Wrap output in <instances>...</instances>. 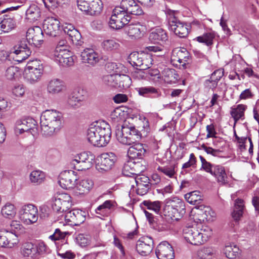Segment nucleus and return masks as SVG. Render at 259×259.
<instances>
[{
	"mask_svg": "<svg viewBox=\"0 0 259 259\" xmlns=\"http://www.w3.org/2000/svg\"><path fill=\"white\" fill-rule=\"evenodd\" d=\"M41 132L46 136H51L62 127V114L56 110H47L40 116Z\"/></svg>",
	"mask_w": 259,
	"mask_h": 259,
	"instance_id": "1",
	"label": "nucleus"
},
{
	"mask_svg": "<svg viewBox=\"0 0 259 259\" xmlns=\"http://www.w3.org/2000/svg\"><path fill=\"white\" fill-rule=\"evenodd\" d=\"M212 234L211 229L207 226L185 227L183 229V236L189 243L199 245L207 242Z\"/></svg>",
	"mask_w": 259,
	"mask_h": 259,
	"instance_id": "2",
	"label": "nucleus"
},
{
	"mask_svg": "<svg viewBox=\"0 0 259 259\" xmlns=\"http://www.w3.org/2000/svg\"><path fill=\"white\" fill-rule=\"evenodd\" d=\"M115 135L120 143L127 146L138 142L141 138L140 132L127 120L124 121L121 128L116 130Z\"/></svg>",
	"mask_w": 259,
	"mask_h": 259,
	"instance_id": "3",
	"label": "nucleus"
},
{
	"mask_svg": "<svg viewBox=\"0 0 259 259\" xmlns=\"http://www.w3.org/2000/svg\"><path fill=\"white\" fill-rule=\"evenodd\" d=\"M163 214L172 220H179L185 213L184 202L177 197H171L165 200Z\"/></svg>",
	"mask_w": 259,
	"mask_h": 259,
	"instance_id": "4",
	"label": "nucleus"
},
{
	"mask_svg": "<svg viewBox=\"0 0 259 259\" xmlns=\"http://www.w3.org/2000/svg\"><path fill=\"white\" fill-rule=\"evenodd\" d=\"M94 158V155L91 152H84L74 156L70 165L78 171L88 169L92 166Z\"/></svg>",
	"mask_w": 259,
	"mask_h": 259,
	"instance_id": "5",
	"label": "nucleus"
},
{
	"mask_svg": "<svg viewBox=\"0 0 259 259\" xmlns=\"http://www.w3.org/2000/svg\"><path fill=\"white\" fill-rule=\"evenodd\" d=\"M20 219L27 225L32 224L37 222L38 218V209L32 204H25L19 211Z\"/></svg>",
	"mask_w": 259,
	"mask_h": 259,
	"instance_id": "6",
	"label": "nucleus"
},
{
	"mask_svg": "<svg viewBox=\"0 0 259 259\" xmlns=\"http://www.w3.org/2000/svg\"><path fill=\"white\" fill-rule=\"evenodd\" d=\"M131 17L121 11L120 8H115L113 10L109 22V26L114 29H119L125 26L130 21Z\"/></svg>",
	"mask_w": 259,
	"mask_h": 259,
	"instance_id": "7",
	"label": "nucleus"
},
{
	"mask_svg": "<svg viewBox=\"0 0 259 259\" xmlns=\"http://www.w3.org/2000/svg\"><path fill=\"white\" fill-rule=\"evenodd\" d=\"M87 97V92L82 89H78L71 93L66 100V106L71 109L81 107Z\"/></svg>",
	"mask_w": 259,
	"mask_h": 259,
	"instance_id": "8",
	"label": "nucleus"
},
{
	"mask_svg": "<svg viewBox=\"0 0 259 259\" xmlns=\"http://www.w3.org/2000/svg\"><path fill=\"white\" fill-rule=\"evenodd\" d=\"M116 160V157L114 153H103L97 159L96 168L101 172L107 171L112 168Z\"/></svg>",
	"mask_w": 259,
	"mask_h": 259,
	"instance_id": "9",
	"label": "nucleus"
},
{
	"mask_svg": "<svg viewBox=\"0 0 259 259\" xmlns=\"http://www.w3.org/2000/svg\"><path fill=\"white\" fill-rule=\"evenodd\" d=\"M78 179L76 172L71 170H64L59 175V184L63 189L73 188Z\"/></svg>",
	"mask_w": 259,
	"mask_h": 259,
	"instance_id": "10",
	"label": "nucleus"
},
{
	"mask_svg": "<svg viewBox=\"0 0 259 259\" xmlns=\"http://www.w3.org/2000/svg\"><path fill=\"white\" fill-rule=\"evenodd\" d=\"M36 121L33 118L27 117L17 121L15 132L20 134L25 132H30L32 134L37 132Z\"/></svg>",
	"mask_w": 259,
	"mask_h": 259,
	"instance_id": "11",
	"label": "nucleus"
},
{
	"mask_svg": "<svg viewBox=\"0 0 259 259\" xmlns=\"http://www.w3.org/2000/svg\"><path fill=\"white\" fill-rule=\"evenodd\" d=\"M124 31L130 38L137 39L142 37L146 32V27L140 23H132L126 25Z\"/></svg>",
	"mask_w": 259,
	"mask_h": 259,
	"instance_id": "12",
	"label": "nucleus"
},
{
	"mask_svg": "<svg viewBox=\"0 0 259 259\" xmlns=\"http://www.w3.org/2000/svg\"><path fill=\"white\" fill-rule=\"evenodd\" d=\"M153 248L154 243L151 237H142L136 243V250L142 256L149 255Z\"/></svg>",
	"mask_w": 259,
	"mask_h": 259,
	"instance_id": "13",
	"label": "nucleus"
},
{
	"mask_svg": "<svg viewBox=\"0 0 259 259\" xmlns=\"http://www.w3.org/2000/svg\"><path fill=\"white\" fill-rule=\"evenodd\" d=\"M59 21L54 17H48L44 21L43 29L46 34L56 36L60 31Z\"/></svg>",
	"mask_w": 259,
	"mask_h": 259,
	"instance_id": "14",
	"label": "nucleus"
},
{
	"mask_svg": "<svg viewBox=\"0 0 259 259\" xmlns=\"http://www.w3.org/2000/svg\"><path fill=\"white\" fill-rule=\"evenodd\" d=\"M169 28L180 37H185L189 33V25L180 21L177 18H173L170 21Z\"/></svg>",
	"mask_w": 259,
	"mask_h": 259,
	"instance_id": "15",
	"label": "nucleus"
},
{
	"mask_svg": "<svg viewBox=\"0 0 259 259\" xmlns=\"http://www.w3.org/2000/svg\"><path fill=\"white\" fill-rule=\"evenodd\" d=\"M156 254L159 259H174L175 257L172 247L166 241L159 244L156 248Z\"/></svg>",
	"mask_w": 259,
	"mask_h": 259,
	"instance_id": "16",
	"label": "nucleus"
},
{
	"mask_svg": "<svg viewBox=\"0 0 259 259\" xmlns=\"http://www.w3.org/2000/svg\"><path fill=\"white\" fill-rule=\"evenodd\" d=\"M26 38L29 44H33L35 46L39 45L43 41L44 34L41 28L39 26H34L28 29Z\"/></svg>",
	"mask_w": 259,
	"mask_h": 259,
	"instance_id": "17",
	"label": "nucleus"
},
{
	"mask_svg": "<svg viewBox=\"0 0 259 259\" xmlns=\"http://www.w3.org/2000/svg\"><path fill=\"white\" fill-rule=\"evenodd\" d=\"M87 213L79 209H74L67 212L65 215V220L74 226H79L86 219Z\"/></svg>",
	"mask_w": 259,
	"mask_h": 259,
	"instance_id": "18",
	"label": "nucleus"
},
{
	"mask_svg": "<svg viewBox=\"0 0 259 259\" xmlns=\"http://www.w3.org/2000/svg\"><path fill=\"white\" fill-rule=\"evenodd\" d=\"M98 127L97 132L99 136L101 137L103 143L106 146L111 140V129L110 125L104 120H98L96 121Z\"/></svg>",
	"mask_w": 259,
	"mask_h": 259,
	"instance_id": "19",
	"label": "nucleus"
},
{
	"mask_svg": "<svg viewBox=\"0 0 259 259\" xmlns=\"http://www.w3.org/2000/svg\"><path fill=\"white\" fill-rule=\"evenodd\" d=\"M98 127L96 121L92 123L88 130L87 138L90 143L94 146L98 147L105 146L103 143L101 137L99 136V133L97 132Z\"/></svg>",
	"mask_w": 259,
	"mask_h": 259,
	"instance_id": "20",
	"label": "nucleus"
},
{
	"mask_svg": "<svg viewBox=\"0 0 259 259\" xmlns=\"http://www.w3.org/2000/svg\"><path fill=\"white\" fill-rule=\"evenodd\" d=\"M81 58L82 62L92 66L97 64L101 59L99 54L91 48L85 49L81 53Z\"/></svg>",
	"mask_w": 259,
	"mask_h": 259,
	"instance_id": "21",
	"label": "nucleus"
},
{
	"mask_svg": "<svg viewBox=\"0 0 259 259\" xmlns=\"http://www.w3.org/2000/svg\"><path fill=\"white\" fill-rule=\"evenodd\" d=\"M17 243L18 239L15 234L8 232L0 231V247L12 248Z\"/></svg>",
	"mask_w": 259,
	"mask_h": 259,
	"instance_id": "22",
	"label": "nucleus"
},
{
	"mask_svg": "<svg viewBox=\"0 0 259 259\" xmlns=\"http://www.w3.org/2000/svg\"><path fill=\"white\" fill-rule=\"evenodd\" d=\"M66 90L64 82L58 78H54L49 81L47 85V91L52 95L61 93Z\"/></svg>",
	"mask_w": 259,
	"mask_h": 259,
	"instance_id": "23",
	"label": "nucleus"
},
{
	"mask_svg": "<svg viewBox=\"0 0 259 259\" xmlns=\"http://www.w3.org/2000/svg\"><path fill=\"white\" fill-rule=\"evenodd\" d=\"M211 175L215 178L218 183L221 185H224L228 184L229 182L226 169L222 165H215L213 166L212 172Z\"/></svg>",
	"mask_w": 259,
	"mask_h": 259,
	"instance_id": "24",
	"label": "nucleus"
},
{
	"mask_svg": "<svg viewBox=\"0 0 259 259\" xmlns=\"http://www.w3.org/2000/svg\"><path fill=\"white\" fill-rule=\"evenodd\" d=\"M149 39L154 44H161L167 40L168 36L164 29L158 28L150 33Z\"/></svg>",
	"mask_w": 259,
	"mask_h": 259,
	"instance_id": "25",
	"label": "nucleus"
},
{
	"mask_svg": "<svg viewBox=\"0 0 259 259\" xmlns=\"http://www.w3.org/2000/svg\"><path fill=\"white\" fill-rule=\"evenodd\" d=\"M132 145L127 151L128 156L133 159L142 158L146 152L143 145L137 142Z\"/></svg>",
	"mask_w": 259,
	"mask_h": 259,
	"instance_id": "26",
	"label": "nucleus"
},
{
	"mask_svg": "<svg viewBox=\"0 0 259 259\" xmlns=\"http://www.w3.org/2000/svg\"><path fill=\"white\" fill-rule=\"evenodd\" d=\"M189 58V53L185 49L176 48L172 51L171 60L184 66Z\"/></svg>",
	"mask_w": 259,
	"mask_h": 259,
	"instance_id": "27",
	"label": "nucleus"
},
{
	"mask_svg": "<svg viewBox=\"0 0 259 259\" xmlns=\"http://www.w3.org/2000/svg\"><path fill=\"white\" fill-rule=\"evenodd\" d=\"M113 206V202L111 200H106L95 209V212L99 215V218L107 217L109 215L110 210Z\"/></svg>",
	"mask_w": 259,
	"mask_h": 259,
	"instance_id": "28",
	"label": "nucleus"
},
{
	"mask_svg": "<svg viewBox=\"0 0 259 259\" xmlns=\"http://www.w3.org/2000/svg\"><path fill=\"white\" fill-rule=\"evenodd\" d=\"M216 253V250L212 247H203L198 250L197 256L198 259H212Z\"/></svg>",
	"mask_w": 259,
	"mask_h": 259,
	"instance_id": "29",
	"label": "nucleus"
},
{
	"mask_svg": "<svg viewBox=\"0 0 259 259\" xmlns=\"http://www.w3.org/2000/svg\"><path fill=\"white\" fill-rule=\"evenodd\" d=\"M215 74L218 75V78L222 77L224 75V69L220 68L214 70L211 73L210 78L205 81L204 85L206 88L211 89L212 90L217 88L219 81L217 79H215L214 77Z\"/></svg>",
	"mask_w": 259,
	"mask_h": 259,
	"instance_id": "30",
	"label": "nucleus"
},
{
	"mask_svg": "<svg viewBox=\"0 0 259 259\" xmlns=\"http://www.w3.org/2000/svg\"><path fill=\"white\" fill-rule=\"evenodd\" d=\"M226 256L230 259H235L239 256L240 250L239 247L234 243L227 244L224 249Z\"/></svg>",
	"mask_w": 259,
	"mask_h": 259,
	"instance_id": "31",
	"label": "nucleus"
},
{
	"mask_svg": "<svg viewBox=\"0 0 259 259\" xmlns=\"http://www.w3.org/2000/svg\"><path fill=\"white\" fill-rule=\"evenodd\" d=\"M43 72L42 71H34L25 68L24 78L27 82L30 83H35L40 79Z\"/></svg>",
	"mask_w": 259,
	"mask_h": 259,
	"instance_id": "32",
	"label": "nucleus"
},
{
	"mask_svg": "<svg viewBox=\"0 0 259 259\" xmlns=\"http://www.w3.org/2000/svg\"><path fill=\"white\" fill-rule=\"evenodd\" d=\"M21 253L25 257H33L37 254V249L32 243L25 242L22 245Z\"/></svg>",
	"mask_w": 259,
	"mask_h": 259,
	"instance_id": "33",
	"label": "nucleus"
},
{
	"mask_svg": "<svg viewBox=\"0 0 259 259\" xmlns=\"http://www.w3.org/2000/svg\"><path fill=\"white\" fill-rule=\"evenodd\" d=\"M94 185L93 182L90 179H83L76 184V189L79 194L88 193L92 189Z\"/></svg>",
	"mask_w": 259,
	"mask_h": 259,
	"instance_id": "34",
	"label": "nucleus"
},
{
	"mask_svg": "<svg viewBox=\"0 0 259 259\" xmlns=\"http://www.w3.org/2000/svg\"><path fill=\"white\" fill-rule=\"evenodd\" d=\"M39 9L35 5H31L26 12V18L30 22H33L39 18Z\"/></svg>",
	"mask_w": 259,
	"mask_h": 259,
	"instance_id": "35",
	"label": "nucleus"
},
{
	"mask_svg": "<svg viewBox=\"0 0 259 259\" xmlns=\"http://www.w3.org/2000/svg\"><path fill=\"white\" fill-rule=\"evenodd\" d=\"M136 90L140 96L147 97L149 95H154V97H158L161 94L159 91L151 86L136 88Z\"/></svg>",
	"mask_w": 259,
	"mask_h": 259,
	"instance_id": "36",
	"label": "nucleus"
},
{
	"mask_svg": "<svg viewBox=\"0 0 259 259\" xmlns=\"http://www.w3.org/2000/svg\"><path fill=\"white\" fill-rule=\"evenodd\" d=\"M246 106L243 104L238 105L236 108H232L230 112L231 116L233 118L235 126L236 122L244 115V111L246 109Z\"/></svg>",
	"mask_w": 259,
	"mask_h": 259,
	"instance_id": "37",
	"label": "nucleus"
},
{
	"mask_svg": "<svg viewBox=\"0 0 259 259\" xmlns=\"http://www.w3.org/2000/svg\"><path fill=\"white\" fill-rule=\"evenodd\" d=\"M215 33L214 32H207L203 33L202 35L197 36L195 39L200 43L204 44L207 46H210L213 43V39L215 38Z\"/></svg>",
	"mask_w": 259,
	"mask_h": 259,
	"instance_id": "38",
	"label": "nucleus"
},
{
	"mask_svg": "<svg viewBox=\"0 0 259 259\" xmlns=\"http://www.w3.org/2000/svg\"><path fill=\"white\" fill-rule=\"evenodd\" d=\"M117 87L119 90L126 89L130 87L132 83L131 78L127 75L117 74Z\"/></svg>",
	"mask_w": 259,
	"mask_h": 259,
	"instance_id": "39",
	"label": "nucleus"
},
{
	"mask_svg": "<svg viewBox=\"0 0 259 259\" xmlns=\"http://www.w3.org/2000/svg\"><path fill=\"white\" fill-rule=\"evenodd\" d=\"M88 15H96L99 14L103 8V3L101 0H91L90 2Z\"/></svg>",
	"mask_w": 259,
	"mask_h": 259,
	"instance_id": "40",
	"label": "nucleus"
},
{
	"mask_svg": "<svg viewBox=\"0 0 259 259\" xmlns=\"http://www.w3.org/2000/svg\"><path fill=\"white\" fill-rule=\"evenodd\" d=\"M16 23L13 18H4L0 23V30L4 32H8L15 27Z\"/></svg>",
	"mask_w": 259,
	"mask_h": 259,
	"instance_id": "41",
	"label": "nucleus"
},
{
	"mask_svg": "<svg viewBox=\"0 0 259 259\" xmlns=\"http://www.w3.org/2000/svg\"><path fill=\"white\" fill-rule=\"evenodd\" d=\"M57 196L62 205L63 211L68 210L72 205L70 196L67 193H61Z\"/></svg>",
	"mask_w": 259,
	"mask_h": 259,
	"instance_id": "42",
	"label": "nucleus"
},
{
	"mask_svg": "<svg viewBox=\"0 0 259 259\" xmlns=\"http://www.w3.org/2000/svg\"><path fill=\"white\" fill-rule=\"evenodd\" d=\"M144 57H145V54L139 53L137 52H133L129 56V62L133 66L141 68L143 65L142 61Z\"/></svg>",
	"mask_w": 259,
	"mask_h": 259,
	"instance_id": "43",
	"label": "nucleus"
},
{
	"mask_svg": "<svg viewBox=\"0 0 259 259\" xmlns=\"http://www.w3.org/2000/svg\"><path fill=\"white\" fill-rule=\"evenodd\" d=\"M185 198L188 203L193 205L199 204L202 200L200 192L197 191L186 194Z\"/></svg>",
	"mask_w": 259,
	"mask_h": 259,
	"instance_id": "44",
	"label": "nucleus"
},
{
	"mask_svg": "<svg viewBox=\"0 0 259 259\" xmlns=\"http://www.w3.org/2000/svg\"><path fill=\"white\" fill-rule=\"evenodd\" d=\"M101 46L104 51L106 52H112L118 49L120 45L116 40L109 39L104 40L102 42Z\"/></svg>",
	"mask_w": 259,
	"mask_h": 259,
	"instance_id": "45",
	"label": "nucleus"
},
{
	"mask_svg": "<svg viewBox=\"0 0 259 259\" xmlns=\"http://www.w3.org/2000/svg\"><path fill=\"white\" fill-rule=\"evenodd\" d=\"M1 213L4 217L12 219L15 217L16 213V208L13 204L7 203L2 207Z\"/></svg>",
	"mask_w": 259,
	"mask_h": 259,
	"instance_id": "46",
	"label": "nucleus"
},
{
	"mask_svg": "<svg viewBox=\"0 0 259 259\" xmlns=\"http://www.w3.org/2000/svg\"><path fill=\"white\" fill-rule=\"evenodd\" d=\"M194 214H193V219L194 222L196 224H194L195 226H204L203 224L206 222L205 218L203 215V212L201 210V208H196L195 210H193Z\"/></svg>",
	"mask_w": 259,
	"mask_h": 259,
	"instance_id": "47",
	"label": "nucleus"
},
{
	"mask_svg": "<svg viewBox=\"0 0 259 259\" xmlns=\"http://www.w3.org/2000/svg\"><path fill=\"white\" fill-rule=\"evenodd\" d=\"M142 204L145 206L148 209L153 211L156 214H159L160 213L162 205V202L161 201L145 200L142 202Z\"/></svg>",
	"mask_w": 259,
	"mask_h": 259,
	"instance_id": "48",
	"label": "nucleus"
},
{
	"mask_svg": "<svg viewBox=\"0 0 259 259\" xmlns=\"http://www.w3.org/2000/svg\"><path fill=\"white\" fill-rule=\"evenodd\" d=\"M45 178V173L40 170H33L30 174V180L31 183L36 184L41 183Z\"/></svg>",
	"mask_w": 259,
	"mask_h": 259,
	"instance_id": "49",
	"label": "nucleus"
},
{
	"mask_svg": "<svg viewBox=\"0 0 259 259\" xmlns=\"http://www.w3.org/2000/svg\"><path fill=\"white\" fill-rule=\"evenodd\" d=\"M63 55L64 56H61L59 58H56L54 60L63 66L72 65L73 64V59L70 52L68 54H64Z\"/></svg>",
	"mask_w": 259,
	"mask_h": 259,
	"instance_id": "50",
	"label": "nucleus"
},
{
	"mask_svg": "<svg viewBox=\"0 0 259 259\" xmlns=\"http://www.w3.org/2000/svg\"><path fill=\"white\" fill-rule=\"evenodd\" d=\"M163 80L164 81L169 84L175 83L177 80V74H176L174 70L166 69L163 72Z\"/></svg>",
	"mask_w": 259,
	"mask_h": 259,
	"instance_id": "51",
	"label": "nucleus"
},
{
	"mask_svg": "<svg viewBox=\"0 0 259 259\" xmlns=\"http://www.w3.org/2000/svg\"><path fill=\"white\" fill-rule=\"evenodd\" d=\"M13 53L16 55V57L14 58L15 61L18 62H22L28 58L31 55V51L30 49L24 50V51L16 50L13 51Z\"/></svg>",
	"mask_w": 259,
	"mask_h": 259,
	"instance_id": "52",
	"label": "nucleus"
},
{
	"mask_svg": "<svg viewBox=\"0 0 259 259\" xmlns=\"http://www.w3.org/2000/svg\"><path fill=\"white\" fill-rule=\"evenodd\" d=\"M157 170L162 172L170 178H174L176 175L175 165L158 166Z\"/></svg>",
	"mask_w": 259,
	"mask_h": 259,
	"instance_id": "53",
	"label": "nucleus"
},
{
	"mask_svg": "<svg viewBox=\"0 0 259 259\" xmlns=\"http://www.w3.org/2000/svg\"><path fill=\"white\" fill-rule=\"evenodd\" d=\"M117 74L105 75L103 78V81L105 84L116 88L117 83Z\"/></svg>",
	"mask_w": 259,
	"mask_h": 259,
	"instance_id": "54",
	"label": "nucleus"
},
{
	"mask_svg": "<svg viewBox=\"0 0 259 259\" xmlns=\"http://www.w3.org/2000/svg\"><path fill=\"white\" fill-rule=\"evenodd\" d=\"M26 68L33 70L34 71H40L44 72V66L40 61L34 60L29 61L26 66Z\"/></svg>",
	"mask_w": 259,
	"mask_h": 259,
	"instance_id": "55",
	"label": "nucleus"
},
{
	"mask_svg": "<svg viewBox=\"0 0 259 259\" xmlns=\"http://www.w3.org/2000/svg\"><path fill=\"white\" fill-rule=\"evenodd\" d=\"M76 243L81 247H86L90 243L91 237L88 235L79 234L76 238Z\"/></svg>",
	"mask_w": 259,
	"mask_h": 259,
	"instance_id": "56",
	"label": "nucleus"
},
{
	"mask_svg": "<svg viewBox=\"0 0 259 259\" xmlns=\"http://www.w3.org/2000/svg\"><path fill=\"white\" fill-rule=\"evenodd\" d=\"M70 32L68 36L72 43L76 45H80L82 42L81 41V36L79 31L74 28L72 29V32Z\"/></svg>",
	"mask_w": 259,
	"mask_h": 259,
	"instance_id": "57",
	"label": "nucleus"
},
{
	"mask_svg": "<svg viewBox=\"0 0 259 259\" xmlns=\"http://www.w3.org/2000/svg\"><path fill=\"white\" fill-rule=\"evenodd\" d=\"M199 158L201 162V170H203L205 172L211 174L212 172L213 166L215 164H212L206 161V160L201 155L199 156Z\"/></svg>",
	"mask_w": 259,
	"mask_h": 259,
	"instance_id": "58",
	"label": "nucleus"
},
{
	"mask_svg": "<svg viewBox=\"0 0 259 259\" xmlns=\"http://www.w3.org/2000/svg\"><path fill=\"white\" fill-rule=\"evenodd\" d=\"M68 232H61L59 229H56L54 233L49 237V238L53 241L63 239L65 238Z\"/></svg>",
	"mask_w": 259,
	"mask_h": 259,
	"instance_id": "59",
	"label": "nucleus"
},
{
	"mask_svg": "<svg viewBox=\"0 0 259 259\" xmlns=\"http://www.w3.org/2000/svg\"><path fill=\"white\" fill-rule=\"evenodd\" d=\"M201 210L204 213L203 215L206 222L212 221L215 217V212L209 207L204 206L203 209H201Z\"/></svg>",
	"mask_w": 259,
	"mask_h": 259,
	"instance_id": "60",
	"label": "nucleus"
},
{
	"mask_svg": "<svg viewBox=\"0 0 259 259\" xmlns=\"http://www.w3.org/2000/svg\"><path fill=\"white\" fill-rule=\"evenodd\" d=\"M135 2L134 0H122L120 3V6L119 7H116V8H120L121 11H124L125 14L127 15L130 9L134 5Z\"/></svg>",
	"mask_w": 259,
	"mask_h": 259,
	"instance_id": "61",
	"label": "nucleus"
},
{
	"mask_svg": "<svg viewBox=\"0 0 259 259\" xmlns=\"http://www.w3.org/2000/svg\"><path fill=\"white\" fill-rule=\"evenodd\" d=\"M35 247L37 249V254H48L51 252L49 247L42 241L39 242Z\"/></svg>",
	"mask_w": 259,
	"mask_h": 259,
	"instance_id": "62",
	"label": "nucleus"
},
{
	"mask_svg": "<svg viewBox=\"0 0 259 259\" xmlns=\"http://www.w3.org/2000/svg\"><path fill=\"white\" fill-rule=\"evenodd\" d=\"M197 160L195 155L193 153H191L190 155V157L188 161L183 164L182 166V169H185L190 167L193 168L196 166Z\"/></svg>",
	"mask_w": 259,
	"mask_h": 259,
	"instance_id": "63",
	"label": "nucleus"
},
{
	"mask_svg": "<svg viewBox=\"0 0 259 259\" xmlns=\"http://www.w3.org/2000/svg\"><path fill=\"white\" fill-rule=\"evenodd\" d=\"M18 72V68L12 66L7 68L6 71V76L10 80H12L15 78V76Z\"/></svg>",
	"mask_w": 259,
	"mask_h": 259,
	"instance_id": "64",
	"label": "nucleus"
}]
</instances>
